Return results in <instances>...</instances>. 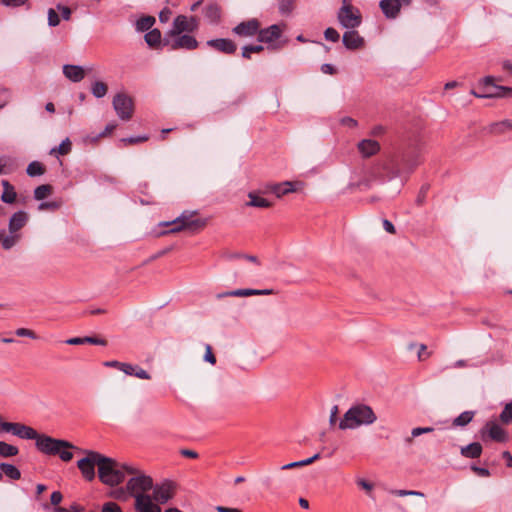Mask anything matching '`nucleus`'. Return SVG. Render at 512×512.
Segmentation results:
<instances>
[{
    "mask_svg": "<svg viewBox=\"0 0 512 512\" xmlns=\"http://www.w3.org/2000/svg\"><path fill=\"white\" fill-rule=\"evenodd\" d=\"M479 89L481 98H510L512 97V88L499 86L494 83V77L486 76L482 79Z\"/></svg>",
    "mask_w": 512,
    "mask_h": 512,
    "instance_id": "1a4fd4ad",
    "label": "nucleus"
},
{
    "mask_svg": "<svg viewBox=\"0 0 512 512\" xmlns=\"http://www.w3.org/2000/svg\"><path fill=\"white\" fill-rule=\"evenodd\" d=\"M171 14H172V12H171V10L169 8L166 7L164 9H162L160 11V13H159V20H160V22H162V23L168 22L169 19H170Z\"/></svg>",
    "mask_w": 512,
    "mask_h": 512,
    "instance_id": "13d9d810",
    "label": "nucleus"
},
{
    "mask_svg": "<svg viewBox=\"0 0 512 512\" xmlns=\"http://www.w3.org/2000/svg\"><path fill=\"white\" fill-rule=\"evenodd\" d=\"M26 173L30 177L41 176L45 173V167L43 166L42 163H40L38 161H32L27 166Z\"/></svg>",
    "mask_w": 512,
    "mask_h": 512,
    "instance_id": "e433bc0d",
    "label": "nucleus"
},
{
    "mask_svg": "<svg viewBox=\"0 0 512 512\" xmlns=\"http://www.w3.org/2000/svg\"><path fill=\"white\" fill-rule=\"evenodd\" d=\"M423 147L424 143L420 138L408 139L393 152L387 154L384 161L365 168L361 179L350 183L349 188L366 191L377 183H383L386 176L391 180L402 174H411L421 163Z\"/></svg>",
    "mask_w": 512,
    "mask_h": 512,
    "instance_id": "f257e3e1",
    "label": "nucleus"
},
{
    "mask_svg": "<svg viewBox=\"0 0 512 512\" xmlns=\"http://www.w3.org/2000/svg\"><path fill=\"white\" fill-rule=\"evenodd\" d=\"M197 214V211H183L180 216L175 218L172 221L164 222L162 225L165 226H172V228L168 231H164L161 233V235L167 234V233H177L185 229L189 230H199L206 226V220L205 219H194L193 217Z\"/></svg>",
    "mask_w": 512,
    "mask_h": 512,
    "instance_id": "39448f33",
    "label": "nucleus"
},
{
    "mask_svg": "<svg viewBox=\"0 0 512 512\" xmlns=\"http://www.w3.org/2000/svg\"><path fill=\"white\" fill-rule=\"evenodd\" d=\"M206 45L228 55L234 54L237 50V45L232 40L226 38L208 40Z\"/></svg>",
    "mask_w": 512,
    "mask_h": 512,
    "instance_id": "f3484780",
    "label": "nucleus"
},
{
    "mask_svg": "<svg viewBox=\"0 0 512 512\" xmlns=\"http://www.w3.org/2000/svg\"><path fill=\"white\" fill-rule=\"evenodd\" d=\"M28 0H2V3L6 7H20L25 5Z\"/></svg>",
    "mask_w": 512,
    "mask_h": 512,
    "instance_id": "6e6d98bb",
    "label": "nucleus"
},
{
    "mask_svg": "<svg viewBox=\"0 0 512 512\" xmlns=\"http://www.w3.org/2000/svg\"><path fill=\"white\" fill-rule=\"evenodd\" d=\"M0 469L2 470L3 474L12 480H18L21 478L20 470L13 464L2 462L0 463Z\"/></svg>",
    "mask_w": 512,
    "mask_h": 512,
    "instance_id": "7c9ffc66",
    "label": "nucleus"
},
{
    "mask_svg": "<svg viewBox=\"0 0 512 512\" xmlns=\"http://www.w3.org/2000/svg\"><path fill=\"white\" fill-rule=\"evenodd\" d=\"M297 0H279L278 11L281 15H290L294 10L295 3Z\"/></svg>",
    "mask_w": 512,
    "mask_h": 512,
    "instance_id": "58836bf2",
    "label": "nucleus"
},
{
    "mask_svg": "<svg viewBox=\"0 0 512 512\" xmlns=\"http://www.w3.org/2000/svg\"><path fill=\"white\" fill-rule=\"evenodd\" d=\"M264 50L262 45H246L242 47V57L246 59L251 58V53H259Z\"/></svg>",
    "mask_w": 512,
    "mask_h": 512,
    "instance_id": "37998d69",
    "label": "nucleus"
},
{
    "mask_svg": "<svg viewBox=\"0 0 512 512\" xmlns=\"http://www.w3.org/2000/svg\"><path fill=\"white\" fill-rule=\"evenodd\" d=\"M15 333L19 337H29L31 339L37 338L36 334L32 330L26 328H18Z\"/></svg>",
    "mask_w": 512,
    "mask_h": 512,
    "instance_id": "864d4df0",
    "label": "nucleus"
},
{
    "mask_svg": "<svg viewBox=\"0 0 512 512\" xmlns=\"http://www.w3.org/2000/svg\"><path fill=\"white\" fill-rule=\"evenodd\" d=\"M282 30L280 25L273 24L267 28L259 29L258 32V41L262 43H272L275 40L279 39L281 36Z\"/></svg>",
    "mask_w": 512,
    "mask_h": 512,
    "instance_id": "6ab92c4d",
    "label": "nucleus"
},
{
    "mask_svg": "<svg viewBox=\"0 0 512 512\" xmlns=\"http://www.w3.org/2000/svg\"><path fill=\"white\" fill-rule=\"evenodd\" d=\"M379 7L388 19H395L401 10L398 0H381Z\"/></svg>",
    "mask_w": 512,
    "mask_h": 512,
    "instance_id": "4be33fe9",
    "label": "nucleus"
},
{
    "mask_svg": "<svg viewBox=\"0 0 512 512\" xmlns=\"http://www.w3.org/2000/svg\"><path fill=\"white\" fill-rule=\"evenodd\" d=\"M151 497L157 504H165L173 498L175 484L171 481H165L160 485H153Z\"/></svg>",
    "mask_w": 512,
    "mask_h": 512,
    "instance_id": "f8f14e48",
    "label": "nucleus"
},
{
    "mask_svg": "<svg viewBox=\"0 0 512 512\" xmlns=\"http://www.w3.org/2000/svg\"><path fill=\"white\" fill-rule=\"evenodd\" d=\"M147 140H148L147 136H136V137L132 136V137H127V138L121 139V142H123L125 144L132 145V144L141 143V142H144Z\"/></svg>",
    "mask_w": 512,
    "mask_h": 512,
    "instance_id": "8fccbe9b",
    "label": "nucleus"
},
{
    "mask_svg": "<svg viewBox=\"0 0 512 512\" xmlns=\"http://www.w3.org/2000/svg\"><path fill=\"white\" fill-rule=\"evenodd\" d=\"M269 189L278 198H280L288 193L296 191V188L294 187V183L290 182V181H285V182L277 183V184H271L269 186Z\"/></svg>",
    "mask_w": 512,
    "mask_h": 512,
    "instance_id": "a878e982",
    "label": "nucleus"
},
{
    "mask_svg": "<svg viewBox=\"0 0 512 512\" xmlns=\"http://www.w3.org/2000/svg\"><path fill=\"white\" fill-rule=\"evenodd\" d=\"M52 186L49 184H43L35 188L34 198L36 200H43L52 193Z\"/></svg>",
    "mask_w": 512,
    "mask_h": 512,
    "instance_id": "a19ab883",
    "label": "nucleus"
},
{
    "mask_svg": "<svg viewBox=\"0 0 512 512\" xmlns=\"http://www.w3.org/2000/svg\"><path fill=\"white\" fill-rule=\"evenodd\" d=\"M71 448H60V452L57 455L64 462H68L73 458V453L70 451Z\"/></svg>",
    "mask_w": 512,
    "mask_h": 512,
    "instance_id": "603ef678",
    "label": "nucleus"
},
{
    "mask_svg": "<svg viewBox=\"0 0 512 512\" xmlns=\"http://www.w3.org/2000/svg\"><path fill=\"white\" fill-rule=\"evenodd\" d=\"M108 86L102 81H95L91 85V93L96 98H102L107 94Z\"/></svg>",
    "mask_w": 512,
    "mask_h": 512,
    "instance_id": "ea45409f",
    "label": "nucleus"
},
{
    "mask_svg": "<svg viewBox=\"0 0 512 512\" xmlns=\"http://www.w3.org/2000/svg\"><path fill=\"white\" fill-rule=\"evenodd\" d=\"M108 495L116 500L119 501H127L129 498H131V495L129 493V490L127 489V485L124 487H118L115 489H112Z\"/></svg>",
    "mask_w": 512,
    "mask_h": 512,
    "instance_id": "c9c22d12",
    "label": "nucleus"
},
{
    "mask_svg": "<svg viewBox=\"0 0 512 512\" xmlns=\"http://www.w3.org/2000/svg\"><path fill=\"white\" fill-rule=\"evenodd\" d=\"M499 420L503 424H509L512 422V401L507 403L499 415Z\"/></svg>",
    "mask_w": 512,
    "mask_h": 512,
    "instance_id": "79ce46f5",
    "label": "nucleus"
},
{
    "mask_svg": "<svg viewBox=\"0 0 512 512\" xmlns=\"http://www.w3.org/2000/svg\"><path fill=\"white\" fill-rule=\"evenodd\" d=\"M84 344H93V345H101L106 346L107 341L103 338L98 337H92V336H85L83 337Z\"/></svg>",
    "mask_w": 512,
    "mask_h": 512,
    "instance_id": "09e8293b",
    "label": "nucleus"
},
{
    "mask_svg": "<svg viewBox=\"0 0 512 512\" xmlns=\"http://www.w3.org/2000/svg\"><path fill=\"white\" fill-rule=\"evenodd\" d=\"M7 429H9L8 433H12L14 436L25 440H35L37 442L40 436V433L35 429L22 423L11 422Z\"/></svg>",
    "mask_w": 512,
    "mask_h": 512,
    "instance_id": "ddd939ff",
    "label": "nucleus"
},
{
    "mask_svg": "<svg viewBox=\"0 0 512 512\" xmlns=\"http://www.w3.org/2000/svg\"><path fill=\"white\" fill-rule=\"evenodd\" d=\"M337 19L342 28L351 30L358 28L362 23V16L358 8L343 0L337 13Z\"/></svg>",
    "mask_w": 512,
    "mask_h": 512,
    "instance_id": "423d86ee",
    "label": "nucleus"
},
{
    "mask_svg": "<svg viewBox=\"0 0 512 512\" xmlns=\"http://www.w3.org/2000/svg\"><path fill=\"white\" fill-rule=\"evenodd\" d=\"M357 147L365 158L371 157L380 151V144L372 139H363L358 143Z\"/></svg>",
    "mask_w": 512,
    "mask_h": 512,
    "instance_id": "5701e85b",
    "label": "nucleus"
},
{
    "mask_svg": "<svg viewBox=\"0 0 512 512\" xmlns=\"http://www.w3.org/2000/svg\"><path fill=\"white\" fill-rule=\"evenodd\" d=\"M19 453V449L11 444L4 441H0V456L7 458L16 456Z\"/></svg>",
    "mask_w": 512,
    "mask_h": 512,
    "instance_id": "4c0bfd02",
    "label": "nucleus"
},
{
    "mask_svg": "<svg viewBox=\"0 0 512 512\" xmlns=\"http://www.w3.org/2000/svg\"><path fill=\"white\" fill-rule=\"evenodd\" d=\"M16 168V161L10 156L0 157V175L9 174Z\"/></svg>",
    "mask_w": 512,
    "mask_h": 512,
    "instance_id": "2f4dec72",
    "label": "nucleus"
},
{
    "mask_svg": "<svg viewBox=\"0 0 512 512\" xmlns=\"http://www.w3.org/2000/svg\"><path fill=\"white\" fill-rule=\"evenodd\" d=\"M482 437L487 434L492 440L504 443L508 440L507 432L501 428L496 422L489 421L481 430Z\"/></svg>",
    "mask_w": 512,
    "mask_h": 512,
    "instance_id": "4468645a",
    "label": "nucleus"
},
{
    "mask_svg": "<svg viewBox=\"0 0 512 512\" xmlns=\"http://www.w3.org/2000/svg\"><path fill=\"white\" fill-rule=\"evenodd\" d=\"M483 448L479 442H473L461 447L460 454L465 458L475 459L482 454Z\"/></svg>",
    "mask_w": 512,
    "mask_h": 512,
    "instance_id": "393cba45",
    "label": "nucleus"
},
{
    "mask_svg": "<svg viewBox=\"0 0 512 512\" xmlns=\"http://www.w3.org/2000/svg\"><path fill=\"white\" fill-rule=\"evenodd\" d=\"M183 32H191V28L188 26V17L184 15H178L173 20V26L168 34L170 36H176L182 34Z\"/></svg>",
    "mask_w": 512,
    "mask_h": 512,
    "instance_id": "b1692460",
    "label": "nucleus"
},
{
    "mask_svg": "<svg viewBox=\"0 0 512 512\" xmlns=\"http://www.w3.org/2000/svg\"><path fill=\"white\" fill-rule=\"evenodd\" d=\"M133 376L144 380L151 379V375L138 365H134Z\"/></svg>",
    "mask_w": 512,
    "mask_h": 512,
    "instance_id": "de8ad7c7",
    "label": "nucleus"
},
{
    "mask_svg": "<svg viewBox=\"0 0 512 512\" xmlns=\"http://www.w3.org/2000/svg\"><path fill=\"white\" fill-rule=\"evenodd\" d=\"M338 412H339V408L337 405H334L332 408H331V411H330V417H329V424L331 426L335 425L336 421H337V415H338Z\"/></svg>",
    "mask_w": 512,
    "mask_h": 512,
    "instance_id": "e2e57ef3",
    "label": "nucleus"
},
{
    "mask_svg": "<svg viewBox=\"0 0 512 512\" xmlns=\"http://www.w3.org/2000/svg\"><path fill=\"white\" fill-rule=\"evenodd\" d=\"M204 15L210 23H218L220 20V8L217 4H209L204 8Z\"/></svg>",
    "mask_w": 512,
    "mask_h": 512,
    "instance_id": "cd10ccee",
    "label": "nucleus"
},
{
    "mask_svg": "<svg viewBox=\"0 0 512 512\" xmlns=\"http://www.w3.org/2000/svg\"><path fill=\"white\" fill-rule=\"evenodd\" d=\"M1 184L3 186L1 201L6 204L14 203L17 197L14 186L8 180H2Z\"/></svg>",
    "mask_w": 512,
    "mask_h": 512,
    "instance_id": "bb28decb",
    "label": "nucleus"
},
{
    "mask_svg": "<svg viewBox=\"0 0 512 512\" xmlns=\"http://www.w3.org/2000/svg\"><path fill=\"white\" fill-rule=\"evenodd\" d=\"M37 450L46 455H57L60 448H75V446L66 440L56 439L46 434H40L35 442Z\"/></svg>",
    "mask_w": 512,
    "mask_h": 512,
    "instance_id": "6e6552de",
    "label": "nucleus"
},
{
    "mask_svg": "<svg viewBox=\"0 0 512 512\" xmlns=\"http://www.w3.org/2000/svg\"><path fill=\"white\" fill-rule=\"evenodd\" d=\"M475 411H464L453 420V426L465 427L474 418Z\"/></svg>",
    "mask_w": 512,
    "mask_h": 512,
    "instance_id": "72a5a7b5",
    "label": "nucleus"
},
{
    "mask_svg": "<svg viewBox=\"0 0 512 512\" xmlns=\"http://www.w3.org/2000/svg\"><path fill=\"white\" fill-rule=\"evenodd\" d=\"M64 76L74 83H78L85 77V69L79 65L65 64L62 67Z\"/></svg>",
    "mask_w": 512,
    "mask_h": 512,
    "instance_id": "412c9836",
    "label": "nucleus"
},
{
    "mask_svg": "<svg viewBox=\"0 0 512 512\" xmlns=\"http://www.w3.org/2000/svg\"><path fill=\"white\" fill-rule=\"evenodd\" d=\"M155 18L153 16H142L136 21L135 27L138 32H148L155 24Z\"/></svg>",
    "mask_w": 512,
    "mask_h": 512,
    "instance_id": "c756f323",
    "label": "nucleus"
},
{
    "mask_svg": "<svg viewBox=\"0 0 512 512\" xmlns=\"http://www.w3.org/2000/svg\"><path fill=\"white\" fill-rule=\"evenodd\" d=\"M100 453L96 451H86V456L77 462V467L81 471L82 476L87 481L95 479V466L99 467Z\"/></svg>",
    "mask_w": 512,
    "mask_h": 512,
    "instance_id": "9b49d317",
    "label": "nucleus"
},
{
    "mask_svg": "<svg viewBox=\"0 0 512 512\" xmlns=\"http://www.w3.org/2000/svg\"><path fill=\"white\" fill-rule=\"evenodd\" d=\"M260 23L257 19L253 18L248 21L239 23L233 28V32L239 36L250 37L258 35Z\"/></svg>",
    "mask_w": 512,
    "mask_h": 512,
    "instance_id": "dca6fc26",
    "label": "nucleus"
},
{
    "mask_svg": "<svg viewBox=\"0 0 512 512\" xmlns=\"http://www.w3.org/2000/svg\"><path fill=\"white\" fill-rule=\"evenodd\" d=\"M145 42L150 47H156L161 44V32L159 29L149 30L144 36Z\"/></svg>",
    "mask_w": 512,
    "mask_h": 512,
    "instance_id": "473e14b6",
    "label": "nucleus"
},
{
    "mask_svg": "<svg viewBox=\"0 0 512 512\" xmlns=\"http://www.w3.org/2000/svg\"><path fill=\"white\" fill-rule=\"evenodd\" d=\"M324 37L327 41L331 42H338L340 39L338 31L332 27H329L324 31Z\"/></svg>",
    "mask_w": 512,
    "mask_h": 512,
    "instance_id": "a18cd8bd",
    "label": "nucleus"
},
{
    "mask_svg": "<svg viewBox=\"0 0 512 512\" xmlns=\"http://www.w3.org/2000/svg\"><path fill=\"white\" fill-rule=\"evenodd\" d=\"M377 420V416L373 409L364 403L352 405L343 415L339 422V429H356L360 426H368Z\"/></svg>",
    "mask_w": 512,
    "mask_h": 512,
    "instance_id": "7ed1b4c3",
    "label": "nucleus"
},
{
    "mask_svg": "<svg viewBox=\"0 0 512 512\" xmlns=\"http://www.w3.org/2000/svg\"><path fill=\"white\" fill-rule=\"evenodd\" d=\"M248 197L250 200H249V202H247V204H246L247 206L257 207V208H268L272 205L271 202H269L267 199L258 196L254 192H250L248 194Z\"/></svg>",
    "mask_w": 512,
    "mask_h": 512,
    "instance_id": "c85d7f7f",
    "label": "nucleus"
},
{
    "mask_svg": "<svg viewBox=\"0 0 512 512\" xmlns=\"http://www.w3.org/2000/svg\"><path fill=\"white\" fill-rule=\"evenodd\" d=\"M357 485L360 486L365 491L369 492L373 489V484L364 480V479H358Z\"/></svg>",
    "mask_w": 512,
    "mask_h": 512,
    "instance_id": "774afa93",
    "label": "nucleus"
},
{
    "mask_svg": "<svg viewBox=\"0 0 512 512\" xmlns=\"http://www.w3.org/2000/svg\"><path fill=\"white\" fill-rule=\"evenodd\" d=\"M126 475H131L126 485L131 497L134 499L138 495H148V492L153 488L152 478L137 468H135V473H127Z\"/></svg>",
    "mask_w": 512,
    "mask_h": 512,
    "instance_id": "0eeeda50",
    "label": "nucleus"
},
{
    "mask_svg": "<svg viewBox=\"0 0 512 512\" xmlns=\"http://www.w3.org/2000/svg\"><path fill=\"white\" fill-rule=\"evenodd\" d=\"M62 499L63 496L59 491H54L50 497L51 504L55 506L58 505L62 501Z\"/></svg>",
    "mask_w": 512,
    "mask_h": 512,
    "instance_id": "0e129e2a",
    "label": "nucleus"
},
{
    "mask_svg": "<svg viewBox=\"0 0 512 512\" xmlns=\"http://www.w3.org/2000/svg\"><path fill=\"white\" fill-rule=\"evenodd\" d=\"M321 71L324 74H330L333 75L336 73V69L332 64L325 63L321 66Z\"/></svg>",
    "mask_w": 512,
    "mask_h": 512,
    "instance_id": "338daca9",
    "label": "nucleus"
},
{
    "mask_svg": "<svg viewBox=\"0 0 512 512\" xmlns=\"http://www.w3.org/2000/svg\"><path fill=\"white\" fill-rule=\"evenodd\" d=\"M204 360L209 362V363H211V364H215L216 363V357L212 353V348H211L210 345L206 346V353L204 355Z\"/></svg>",
    "mask_w": 512,
    "mask_h": 512,
    "instance_id": "680f3d73",
    "label": "nucleus"
},
{
    "mask_svg": "<svg viewBox=\"0 0 512 512\" xmlns=\"http://www.w3.org/2000/svg\"><path fill=\"white\" fill-rule=\"evenodd\" d=\"M113 108L117 116L123 120L128 121L132 118L134 113V101L126 93L119 92L113 97Z\"/></svg>",
    "mask_w": 512,
    "mask_h": 512,
    "instance_id": "9d476101",
    "label": "nucleus"
},
{
    "mask_svg": "<svg viewBox=\"0 0 512 512\" xmlns=\"http://www.w3.org/2000/svg\"><path fill=\"white\" fill-rule=\"evenodd\" d=\"M127 473H135V467L121 464L116 460L100 454L98 477L108 486L114 487L122 483Z\"/></svg>",
    "mask_w": 512,
    "mask_h": 512,
    "instance_id": "f03ea898",
    "label": "nucleus"
},
{
    "mask_svg": "<svg viewBox=\"0 0 512 512\" xmlns=\"http://www.w3.org/2000/svg\"><path fill=\"white\" fill-rule=\"evenodd\" d=\"M343 45L348 50H357L364 46V38L355 29L347 30L342 37Z\"/></svg>",
    "mask_w": 512,
    "mask_h": 512,
    "instance_id": "a211bd4d",
    "label": "nucleus"
},
{
    "mask_svg": "<svg viewBox=\"0 0 512 512\" xmlns=\"http://www.w3.org/2000/svg\"><path fill=\"white\" fill-rule=\"evenodd\" d=\"M59 23L60 18L57 12L53 8H50L48 10V25L51 27H56L57 25H59Z\"/></svg>",
    "mask_w": 512,
    "mask_h": 512,
    "instance_id": "49530a36",
    "label": "nucleus"
},
{
    "mask_svg": "<svg viewBox=\"0 0 512 512\" xmlns=\"http://www.w3.org/2000/svg\"><path fill=\"white\" fill-rule=\"evenodd\" d=\"M29 216L23 211L19 210L15 212L9 219L8 229L9 235L6 234L4 229L0 230V244L4 250H10L20 240V234L18 233L28 222Z\"/></svg>",
    "mask_w": 512,
    "mask_h": 512,
    "instance_id": "20e7f679",
    "label": "nucleus"
},
{
    "mask_svg": "<svg viewBox=\"0 0 512 512\" xmlns=\"http://www.w3.org/2000/svg\"><path fill=\"white\" fill-rule=\"evenodd\" d=\"M101 512H123L121 507L114 502H107L103 505Z\"/></svg>",
    "mask_w": 512,
    "mask_h": 512,
    "instance_id": "3c124183",
    "label": "nucleus"
},
{
    "mask_svg": "<svg viewBox=\"0 0 512 512\" xmlns=\"http://www.w3.org/2000/svg\"><path fill=\"white\" fill-rule=\"evenodd\" d=\"M57 10L61 12V16L64 20H69L71 17V9L67 6H64L62 4H58L56 6Z\"/></svg>",
    "mask_w": 512,
    "mask_h": 512,
    "instance_id": "4d7b16f0",
    "label": "nucleus"
},
{
    "mask_svg": "<svg viewBox=\"0 0 512 512\" xmlns=\"http://www.w3.org/2000/svg\"><path fill=\"white\" fill-rule=\"evenodd\" d=\"M59 208V204L55 201L51 202H42L39 204L38 209L39 210H57Z\"/></svg>",
    "mask_w": 512,
    "mask_h": 512,
    "instance_id": "5fc2aeb1",
    "label": "nucleus"
},
{
    "mask_svg": "<svg viewBox=\"0 0 512 512\" xmlns=\"http://www.w3.org/2000/svg\"><path fill=\"white\" fill-rule=\"evenodd\" d=\"M319 458H320V454L316 453V454H314L313 456H311V457H309L307 459L285 464V465L281 466V470H287V469H292V468H297V467H302V466L310 465L313 462H315L316 460H318Z\"/></svg>",
    "mask_w": 512,
    "mask_h": 512,
    "instance_id": "f704fd0d",
    "label": "nucleus"
},
{
    "mask_svg": "<svg viewBox=\"0 0 512 512\" xmlns=\"http://www.w3.org/2000/svg\"><path fill=\"white\" fill-rule=\"evenodd\" d=\"M134 509L136 512H161V508L150 494L138 495L135 499Z\"/></svg>",
    "mask_w": 512,
    "mask_h": 512,
    "instance_id": "2eb2a0df",
    "label": "nucleus"
},
{
    "mask_svg": "<svg viewBox=\"0 0 512 512\" xmlns=\"http://www.w3.org/2000/svg\"><path fill=\"white\" fill-rule=\"evenodd\" d=\"M72 144L69 138L63 140L57 148H53L50 153L58 152L60 155H67L71 151Z\"/></svg>",
    "mask_w": 512,
    "mask_h": 512,
    "instance_id": "c03bdc74",
    "label": "nucleus"
},
{
    "mask_svg": "<svg viewBox=\"0 0 512 512\" xmlns=\"http://www.w3.org/2000/svg\"><path fill=\"white\" fill-rule=\"evenodd\" d=\"M177 38L171 43V48L173 50L177 49H186V50H194L198 47V41L195 37L184 34V35H176Z\"/></svg>",
    "mask_w": 512,
    "mask_h": 512,
    "instance_id": "aec40b11",
    "label": "nucleus"
},
{
    "mask_svg": "<svg viewBox=\"0 0 512 512\" xmlns=\"http://www.w3.org/2000/svg\"><path fill=\"white\" fill-rule=\"evenodd\" d=\"M502 121L495 122L490 125V132L491 133H503L504 130L507 128L506 125H501Z\"/></svg>",
    "mask_w": 512,
    "mask_h": 512,
    "instance_id": "052dcab7",
    "label": "nucleus"
},
{
    "mask_svg": "<svg viewBox=\"0 0 512 512\" xmlns=\"http://www.w3.org/2000/svg\"><path fill=\"white\" fill-rule=\"evenodd\" d=\"M382 224H383V228L386 232L390 233V234H395L396 233V229L393 225V223L387 219H384L382 221Z\"/></svg>",
    "mask_w": 512,
    "mask_h": 512,
    "instance_id": "69168bd1",
    "label": "nucleus"
},
{
    "mask_svg": "<svg viewBox=\"0 0 512 512\" xmlns=\"http://www.w3.org/2000/svg\"><path fill=\"white\" fill-rule=\"evenodd\" d=\"M471 470L477 473L481 477H488L490 476V471L487 468L484 467H478L476 465L471 466Z\"/></svg>",
    "mask_w": 512,
    "mask_h": 512,
    "instance_id": "bf43d9fd",
    "label": "nucleus"
}]
</instances>
